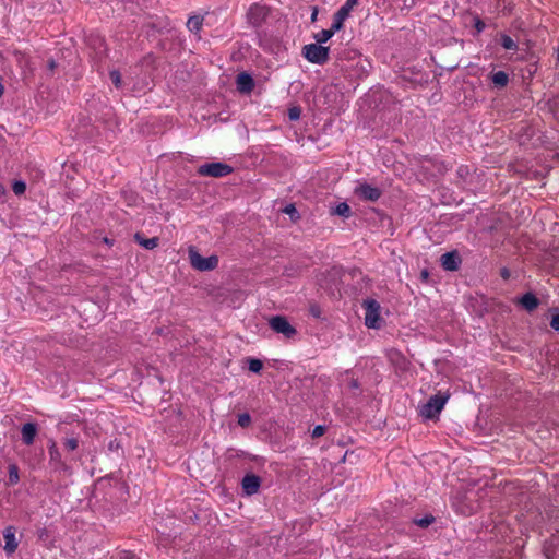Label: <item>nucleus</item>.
<instances>
[{
	"mask_svg": "<svg viewBox=\"0 0 559 559\" xmlns=\"http://www.w3.org/2000/svg\"><path fill=\"white\" fill-rule=\"evenodd\" d=\"M334 15H335L336 17H338L340 20L344 21V22H345V21H346V19L348 17L347 15H345V14L341 13L340 11H336V12L334 13Z\"/></svg>",
	"mask_w": 559,
	"mask_h": 559,
	"instance_id": "c9c22d12",
	"label": "nucleus"
},
{
	"mask_svg": "<svg viewBox=\"0 0 559 559\" xmlns=\"http://www.w3.org/2000/svg\"><path fill=\"white\" fill-rule=\"evenodd\" d=\"M49 463L57 471H68L69 467L61 457V453L56 441L50 440L48 443Z\"/></svg>",
	"mask_w": 559,
	"mask_h": 559,
	"instance_id": "1a4fd4ad",
	"label": "nucleus"
},
{
	"mask_svg": "<svg viewBox=\"0 0 559 559\" xmlns=\"http://www.w3.org/2000/svg\"><path fill=\"white\" fill-rule=\"evenodd\" d=\"M440 261L447 271H456L461 264V258L455 251L443 253Z\"/></svg>",
	"mask_w": 559,
	"mask_h": 559,
	"instance_id": "ddd939ff",
	"label": "nucleus"
},
{
	"mask_svg": "<svg viewBox=\"0 0 559 559\" xmlns=\"http://www.w3.org/2000/svg\"><path fill=\"white\" fill-rule=\"evenodd\" d=\"M501 275L504 277V278H508L509 277V271L508 270H502V273Z\"/></svg>",
	"mask_w": 559,
	"mask_h": 559,
	"instance_id": "ea45409f",
	"label": "nucleus"
},
{
	"mask_svg": "<svg viewBox=\"0 0 559 559\" xmlns=\"http://www.w3.org/2000/svg\"><path fill=\"white\" fill-rule=\"evenodd\" d=\"M550 326L554 330L559 331V313L552 316Z\"/></svg>",
	"mask_w": 559,
	"mask_h": 559,
	"instance_id": "7c9ffc66",
	"label": "nucleus"
},
{
	"mask_svg": "<svg viewBox=\"0 0 559 559\" xmlns=\"http://www.w3.org/2000/svg\"><path fill=\"white\" fill-rule=\"evenodd\" d=\"M519 302L527 311H533L538 307L539 300L533 293H526L520 298Z\"/></svg>",
	"mask_w": 559,
	"mask_h": 559,
	"instance_id": "2eb2a0df",
	"label": "nucleus"
},
{
	"mask_svg": "<svg viewBox=\"0 0 559 559\" xmlns=\"http://www.w3.org/2000/svg\"><path fill=\"white\" fill-rule=\"evenodd\" d=\"M109 76H110L111 82L114 83V85L117 88L121 87L122 80H121V74L118 70L110 71Z\"/></svg>",
	"mask_w": 559,
	"mask_h": 559,
	"instance_id": "cd10ccee",
	"label": "nucleus"
},
{
	"mask_svg": "<svg viewBox=\"0 0 559 559\" xmlns=\"http://www.w3.org/2000/svg\"><path fill=\"white\" fill-rule=\"evenodd\" d=\"M233 167L222 162L203 164L198 168L200 176L222 178L233 173Z\"/></svg>",
	"mask_w": 559,
	"mask_h": 559,
	"instance_id": "20e7f679",
	"label": "nucleus"
},
{
	"mask_svg": "<svg viewBox=\"0 0 559 559\" xmlns=\"http://www.w3.org/2000/svg\"><path fill=\"white\" fill-rule=\"evenodd\" d=\"M358 3V0H346L345 4L354 9V7Z\"/></svg>",
	"mask_w": 559,
	"mask_h": 559,
	"instance_id": "e433bc0d",
	"label": "nucleus"
},
{
	"mask_svg": "<svg viewBox=\"0 0 559 559\" xmlns=\"http://www.w3.org/2000/svg\"><path fill=\"white\" fill-rule=\"evenodd\" d=\"M435 518L432 515H426L421 519L415 520V524L420 527H428L431 523H433Z\"/></svg>",
	"mask_w": 559,
	"mask_h": 559,
	"instance_id": "bb28decb",
	"label": "nucleus"
},
{
	"mask_svg": "<svg viewBox=\"0 0 559 559\" xmlns=\"http://www.w3.org/2000/svg\"><path fill=\"white\" fill-rule=\"evenodd\" d=\"M427 275H428V273H427V272H424V273H423V277H426Z\"/></svg>",
	"mask_w": 559,
	"mask_h": 559,
	"instance_id": "c03bdc74",
	"label": "nucleus"
},
{
	"mask_svg": "<svg viewBox=\"0 0 559 559\" xmlns=\"http://www.w3.org/2000/svg\"><path fill=\"white\" fill-rule=\"evenodd\" d=\"M20 480L19 467L15 464L9 465V481L14 485Z\"/></svg>",
	"mask_w": 559,
	"mask_h": 559,
	"instance_id": "5701e85b",
	"label": "nucleus"
},
{
	"mask_svg": "<svg viewBox=\"0 0 559 559\" xmlns=\"http://www.w3.org/2000/svg\"><path fill=\"white\" fill-rule=\"evenodd\" d=\"M475 28L477 29L478 33L483 32L485 28V23L481 20L477 19L475 22Z\"/></svg>",
	"mask_w": 559,
	"mask_h": 559,
	"instance_id": "f704fd0d",
	"label": "nucleus"
},
{
	"mask_svg": "<svg viewBox=\"0 0 559 559\" xmlns=\"http://www.w3.org/2000/svg\"><path fill=\"white\" fill-rule=\"evenodd\" d=\"M248 368L250 371L258 373L263 368V362L258 358H248Z\"/></svg>",
	"mask_w": 559,
	"mask_h": 559,
	"instance_id": "4be33fe9",
	"label": "nucleus"
},
{
	"mask_svg": "<svg viewBox=\"0 0 559 559\" xmlns=\"http://www.w3.org/2000/svg\"><path fill=\"white\" fill-rule=\"evenodd\" d=\"M260 478L254 474H247L241 481L242 490L246 495L251 496L258 492L260 488Z\"/></svg>",
	"mask_w": 559,
	"mask_h": 559,
	"instance_id": "f8f14e48",
	"label": "nucleus"
},
{
	"mask_svg": "<svg viewBox=\"0 0 559 559\" xmlns=\"http://www.w3.org/2000/svg\"><path fill=\"white\" fill-rule=\"evenodd\" d=\"M501 46L506 50H516L518 44L507 34H502L500 38Z\"/></svg>",
	"mask_w": 559,
	"mask_h": 559,
	"instance_id": "aec40b11",
	"label": "nucleus"
},
{
	"mask_svg": "<svg viewBox=\"0 0 559 559\" xmlns=\"http://www.w3.org/2000/svg\"><path fill=\"white\" fill-rule=\"evenodd\" d=\"M21 433H22V441L26 445L33 444L34 441H35V437L37 435V426H36V424H34V423H26V424H24L22 426Z\"/></svg>",
	"mask_w": 559,
	"mask_h": 559,
	"instance_id": "4468645a",
	"label": "nucleus"
},
{
	"mask_svg": "<svg viewBox=\"0 0 559 559\" xmlns=\"http://www.w3.org/2000/svg\"><path fill=\"white\" fill-rule=\"evenodd\" d=\"M135 241L145 249L152 250L158 246L159 239L157 237L144 238L140 233L134 235Z\"/></svg>",
	"mask_w": 559,
	"mask_h": 559,
	"instance_id": "dca6fc26",
	"label": "nucleus"
},
{
	"mask_svg": "<svg viewBox=\"0 0 559 559\" xmlns=\"http://www.w3.org/2000/svg\"><path fill=\"white\" fill-rule=\"evenodd\" d=\"M4 93V87L3 85L0 83V97L3 95Z\"/></svg>",
	"mask_w": 559,
	"mask_h": 559,
	"instance_id": "a19ab883",
	"label": "nucleus"
},
{
	"mask_svg": "<svg viewBox=\"0 0 559 559\" xmlns=\"http://www.w3.org/2000/svg\"><path fill=\"white\" fill-rule=\"evenodd\" d=\"M189 258L191 265L199 271H212L218 265V258L216 255L203 258L197 251L190 250Z\"/></svg>",
	"mask_w": 559,
	"mask_h": 559,
	"instance_id": "39448f33",
	"label": "nucleus"
},
{
	"mask_svg": "<svg viewBox=\"0 0 559 559\" xmlns=\"http://www.w3.org/2000/svg\"><path fill=\"white\" fill-rule=\"evenodd\" d=\"M120 559H140V558L135 554L124 550L121 552Z\"/></svg>",
	"mask_w": 559,
	"mask_h": 559,
	"instance_id": "473e14b6",
	"label": "nucleus"
},
{
	"mask_svg": "<svg viewBox=\"0 0 559 559\" xmlns=\"http://www.w3.org/2000/svg\"><path fill=\"white\" fill-rule=\"evenodd\" d=\"M365 324L369 329H379L382 323L380 317V304L376 299L364 300Z\"/></svg>",
	"mask_w": 559,
	"mask_h": 559,
	"instance_id": "7ed1b4c3",
	"label": "nucleus"
},
{
	"mask_svg": "<svg viewBox=\"0 0 559 559\" xmlns=\"http://www.w3.org/2000/svg\"><path fill=\"white\" fill-rule=\"evenodd\" d=\"M295 211H296V210H295V206H294V205H292V204H290V205H287V206L285 207V212H286L287 214H292V213H294Z\"/></svg>",
	"mask_w": 559,
	"mask_h": 559,
	"instance_id": "4c0bfd02",
	"label": "nucleus"
},
{
	"mask_svg": "<svg viewBox=\"0 0 559 559\" xmlns=\"http://www.w3.org/2000/svg\"><path fill=\"white\" fill-rule=\"evenodd\" d=\"M325 432V426H322V425H318L313 428L312 430V438H319L321 436H323Z\"/></svg>",
	"mask_w": 559,
	"mask_h": 559,
	"instance_id": "c756f323",
	"label": "nucleus"
},
{
	"mask_svg": "<svg viewBox=\"0 0 559 559\" xmlns=\"http://www.w3.org/2000/svg\"><path fill=\"white\" fill-rule=\"evenodd\" d=\"M449 396L450 395L448 393L441 392L430 396L427 403L423 406L420 414L428 419L437 417L443 409Z\"/></svg>",
	"mask_w": 559,
	"mask_h": 559,
	"instance_id": "f257e3e1",
	"label": "nucleus"
},
{
	"mask_svg": "<svg viewBox=\"0 0 559 559\" xmlns=\"http://www.w3.org/2000/svg\"><path fill=\"white\" fill-rule=\"evenodd\" d=\"M335 33L331 29V27L329 29H322L321 32L317 33L314 35V38L317 40V44H324L326 43Z\"/></svg>",
	"mask_w": 559,
	"mask_h": 559,
	"instance_id": "6ab92c4d",
	"label": "nucleus"
},
{
	"mask_svg": "<svg viewBox=\"0 0 559 559\" xmlns=\"http://www.w3.org/2000/svg\"><path fill=\"white\" fill-rule=\"evenodd\" d=\"M269 325L274 332L283 334L286 338H293L297 334L296 329L284 316H274L270 318Z\"/></svg>",
	"mask_w": 559,
	"mask_h": 559,
	"instance_id": "423d86ee",
	"label": "nucleus"
},
{
	"mask_svg": "<svg viewBox=\"0 0 559 559\" xmlns=\"http://www.w3.org/2000/svg\"><path fill=\"white\" fill-rule=\"evenodd\" d=\"M355 194L362 200L376 202L381 198L382 191L369 183H360L355 188Z\"/></svg>",
	"mask_w": 559,
	"mask_h": 559,
	"instance_id": "6e6552de",
	"label": "nucleus"
},
{
	"mask_svg": "<svg viewBox=\"0 0 559 559\" xmlns=\"http://www.w3.org/2000/svg\"><path fill=\"white\" fill-rule=\"evenodd\" d=\"M236 86L238 92L249 94L254 88V81L249 73L241 72L236 78Z\"/></svg>",
	"mask_w": 559,
	"mask_h": 559,
	"instance_id": "9b49d317",
	"label": "nucleus"
},
{
	"mask_svg": "<svg viewBox=\"0 0 559 559\" xmlns=\"http://www.w3.org/2000/svg\"><path fill=\"white\" fill-rule=\"evenodd\" d=\"M203 17L199 15L190 16L187 21V27L192 33H198L202 28Z\"/></svg>",
	"mask_w": 559,
	"mask_h": 559,
	"instance_id": "a211bd4d",
	"label": "nucleus"
},
{
	"mask_svg": "<svg viewBox=\"0 0 559 559\" xmlns=\"http://www.w3.org/2000/svg\"><path fill=\"white\" fill-rule=\"evenodd\" d=\"M492 84L498 88H503L508 85L509 75L504 71L493 72L490 76Z\"/></svg>",
	"mask_w": 559,
	"mask_h": 559,
	"instance_id": "f3484780",
	"label": "nucleus"
},
{
	"mask_svg": "<svg viewBox=\"0 0 559 559\" xmlns=\"http://www.w3.org/2000/svg\"><path fill=\"white\" fill-rule=\"evenodd\" d=\"M63 445H64L66 450L74 451L79 448V440H78V438H74V437L66 438Z\"/></svg>",
	"mask_w": 559,
	"mask_h": 559,
	"instance_id": "b1692460",
	"label": "nucleus"
},
{
	"mask_svg": "<svg viewBox=\"0 0 559 559\" xmlns=\"http://www.w3.org/2000/svg\"><path fill=\"white\" fill-rule=\"evenodd\" d=\"M12 190L16 195H21L26 190V183L22 180H15L12 185Z\"/></svg>",
	"mask_w": 559,
	"mask_h": 559,
	"instance_id": "393cba45",
	"label": "nucleus"
},
{
	"mask_svg": "<svg viewBox=\"0 0 559 559\" xmlns=\"http://www.w3.org/2000/svg\"><path fill=\"white\" fill-rule=\"evenodd\" d=\"M337 11H340L341 13L349 16V14L353 11V9L344 3Z\"/></svg>",
	"mask_w": 559,
	"mask_h": 559,
	"instance_id": "72a5a7b5",
	"label": "nucleus"
},
{
	"mask_svg": "<svg viewBox=\"0 0 559 559\" xmlns=\"http://www.w3.org/2000/svg\"><path fill=\"white\" fill-rule=\"evenodd\" d=\"M237 421L240 427L247 428L251 424V416L248 413L239 414Z\"/></svg>",
	"mask_w": 559,
	"mask_h": 559,
	"instance_id": "a878e982",
	"label": "nucleus"
},
{
	"mask_svg": "<svg viewBox=\"0 0 559 559\" xmlns=\"http://www.w3.org/2000/svg\"><path fill=\"white\" fill-rule=\"evenodd\" d=\"M269 8L260 3H253L250 5L247 19L252 26H260L269 15Z\"/></svg>",
	"mask_w": 559,
	"mask_h": 559,
	"instance_id": "0eeeda50",
	"label": "nucleus"
},
{
	"mask_svg": "<svg viewBox=\"0 0 559 559\" xmlns=\"http://www.w3.org/2000/svg\"><path fill=\"white\" fill-rule=\"evenodd\" d=\"M334 213L345 218L350 216V207L346 202H341L336 205Z\"/></svg>",
	"mask_w": 559,
	"mask_h": 559,
	"instance_id": "412c9836",
	"label": "nucleus"
},
{
	"mask_svg": "<svg viewBox=\"0 0 559 559\" xmlns=\"http://www.w3.org/2000/svg\"><path fill=\"white\" fill-rule=\"evenodd\" d=\"M317 15H318V9H317V8H314V9H313V12H312V14H311V20H312V21H316Z\"/></svg>",
	"mask_w": 559,
	"mask_h": 559,
	"instance_id": "58836bf2",
	"label": "nucleus"
},
{
	"mask_svg": "<svg viewBox=\"0 0 559 559\" xmlns=\"http://www.w3.org/2000/svg\"><path fill=\"white\" fill-rule=\"evenodd\" d=\"M290 120H297L300 116V110L298 108H292L288 112Z\"/></svg>",
	"mask_w": 559,
	"mask_h": 559,
	"instance_id": "2f4dec72",
	"label": "nucleus"
},
{
	"mask_svg": "<svg viewBox=\"0 0 559 559\" xmlns=\"http://www.w3.org/2000/svg\"><path fill=\"white\" fill-rule=\"evenodd\" d=\"M3 538H4V551L7 555H12L15 552V550L19 547V542L15 537V528L13 526H8L3 531Z\"/></svg>",
	"mask_w": 559,
	"mask_h": 559,
	"instance_id": "9d476101",
	"label": "nucleus"
},
{
	"mask_svg": "<svg viewBox=\"0 0 559 559\" xmlns=\"http://www.w3.org/2000/svg\"><path fill=\"white\" fill-rule=\"evenodd\" d=\"M53 67H55V62H53V61H51V62H50V68H53Z\"/></svg>",
	"mask_w": 559,
	"mask_h": 559,
	"instance_id": "37998d69",
	"label": "nucleus"
},
{
	"mask_svg": "<svg viewBox=\"0 0 559 559\" xmlns=\"http://www.w3.org/2000/svg\"><path fill=\"white\" fill-rule=\"evenodd\" d=\"M5 192V189L2 185H0V194H3Z\"/></svg>",
	"mask_w": 559,
	"mask_h": 559,
	"instance_id": "79ce46f5",
	"label": "nucleus"
},
{
	"mask_svg": "<svg viewBox=\"0 0 559 559\" xmlns=\"http://www.w3.org/2000/svg\"><path fill=\"white\" fill-rule=\"evenodd\" d=\"M344 26V21L340 20L338 17H336L335 15H333V22H332V25H331V29L336 33L338 31H341Z\"/></svg>",
	"mask_w": 559,
	"mask_h": 559,
	"instance_id": "c85d7f7f",
	"label": "nucleus"
},
{
	"mask_svg": "<svg viewBox=\"0 0 559 559\" xmlns=\"http://www.w3.org/2000/svg\"><path fill=\"white\" fill-rule=\"evenodd\" d=\"M330 48L320 44H308L302 47V56L306 60L316 64H324L329 60Z\"/></svg>",
	"mask_w": 559,
	"mask_h": 559,
	"instance_id": "f03ea898",
	"label": "nucleus"
}]
</instances>
